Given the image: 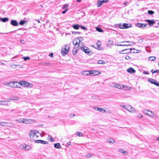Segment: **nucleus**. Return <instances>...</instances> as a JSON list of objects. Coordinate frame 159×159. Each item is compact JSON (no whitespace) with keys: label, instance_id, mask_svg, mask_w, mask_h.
<instances>
[{"label":"nucleus","instance_id":"f257e3e1","mask_svg":"<svg viewBox=\"0 0 159 159\" xmlns=\"http://www.w3.org/2000/svg\"><path fill=\"white\" fill-rule=\"evenodd\" d=\"M141 52L140 50H137L134 48L125 49L124 50H121L119 51V53H120L125 54L126 53H137L139 52Z\"/></svg>","mask_w":159,"mask_h":159},{"label":"nucleus","instance_id":"f03ea898","mask_svg":"<svg viewBox=\"0 0 159 159\" xmlns=\"http://www.w3.org/2000/svg\"><path fill=\"white\" fill-rule=\"evenodd\" d=\"M41 134L40 133L35 130L31 131L29 134L30 138L34 140H35V139L38 138Z\"/></svg>","mask_w":159,"mask_h":159},{"label":"nucleus","instance_id":"7ed1b4c3","mask_svg":"<svg viewBox=\"0 0 159 159\" xmlns=\"http://www.w3.org/2000/svg\"><path fill=\"white\" fill-rule=\"evenodd\" d=\"M19 86L20 85L25 87L32 88L33 84L31 83H29L25 81H21L19 82Z\"/></svg>","mask_w":159,"mask_h":159},{"label":"nucleus","instance_id":"20e7f679","mask_svg":"<svg viewBox=\"0 0 159 159\" xmlns=\"http://www.w3.org/2000/svg\"><path fill=\"white\" fill-rule=\"evenodd\" d=\"M80 49L82 51L84 52L85 53L89 55H91L92 54L91 50L88 47L86 46L80 47Z\"/></svg>","mask_w":159,"mask_h":159},{"label":"nucleus","instance_id":"39448f33","mask_svg":"<svg viewBox=\"0 0 159 159\" xmlns=\"http://www.w3.org/2000/svg\"><path fill=\"white\" fill-rule=\"evenodd\" d=\"M9 87L16 88H19V82L16 81H11L9 82Z\"/></svg>","mask_w":159,"mask_h":159},{"label":"nucleus","instance_id":"423d86ee","mask_svg":"<svg viewBox=\"0 0 159 159\" xmlns=\"http://www.w3.org/2000/svg\"><path fill=\"white\" fill-rule=\"evenodd\" d=\"M70 46L66 45L64 48H62L61 50V54L63 56H65L67 54L69 51Z\"/></svg>","mask_w":159,"mask_h":159},{"label":"nucleus","instance_id":"0eeeda50","mask_svg":"<svg viewBox=\"0 0 159 159\" xmlns=\"http://www.w3.org/2000/svg\"><path fill=\"white\" fill-rule=\"evenodd\" d=\"M117 25L120 29H126L132 27L131 24H128L127 23H124L123 24L120 23L118 24Z\"/></svg>","mask_w":159,"mask_h":159},{"label":"nucleus","instance_id":"6e6552de","mask_svg":"<svg viewBox=\"0 0 159 159\" xmlns=\"http://www.w3.org/2000/svg\"><path fill=\"white\" fill-rule=\"evenodd\" d=\"M109 0H103L102 1L98 0L97 3V6L98 7H101L104 3H107Z\"/></svg>","mask_w":159,"mask_h":159},{"label":"nucleus","instance_id":"1a4fd4ad","mask_svg":"<svg viewBox=\"0 0 159 159\" xmlns=\"http://www.w3.org/2000/svg\"><path fill=\"white\" fill-rule=\"evenodd\" d=\"M101 73V72L99 70H90V74L91 75H96Z\"/></svg>","mask_w":159,"mask_h":159},{"label":"nucleus","instance_id":"9d476101","mask_svg":"<svg viewBox=\"0 0 159 159\" xmlns=\"http://www.w3.org/2000/svg\"><path fill=\"white\" fill-rule=\"evenodd\" d=\"M148 115L152 117L153 118H156L158 117L153 112L150 110L148 111Z\"/></svg>","mask_w":159,"mask_h":159},{"label":"nucleus","instance_id":"9b49d317","mask_svg":"<svg viewBox=\"0 0 159 159\" xmlns=\"http://www.w3.org/2000/svg\"><path fill=\"white\" fill-rule=\"evenodd\" d=\"M126 110L131 112L134 113L135 112V109L129 105L126 107Z\"/></svg>","mask_w":159,"mask_h":159},{"label":"nucleus","instance_id":"f8f14e48","mask_svg":"<svg viewBox=\"0 0 159 159\" xmlns=\"http://www.w3.org/2000/svg\"><path fill=\"white\" fill-rule=\"evenodd\" d=\"M24 123L26 124H31L35 121L34 120L31 119H24Z\"/></svg>","mask_w":159,"mask_h":159},{"label":"nucleus","instance_id":"ddd939ff","mask_svg":"<svg viewBox=\"0 0 159 159\" xmlns=\"http://www.w3.org/2000/svg\"><path fill=\"white\" fill-rule=\"evenodd\" d=\"M145 21L147 22L148 25L151 26H152L154 24L156 23V22L153 20H146Z\"/></svg>","mask_w":159,"mask_h":159},{"label":"nucleus","instance_id":"4468645a","mask_svg":"<svg viewBox=\"0 0 159 159\" xmlns=\"http://www.w3.org/2000/svg\"><path fill=\"white\" fill-rule=\"evenodd\" d=\"M147 25L146 24L138 23L136 25V26L139 28H143L147 26Z\"/></svg>","mask_w":159,"mask_h":159},{"label":"nucleus","instance_id":"2eb2a0df","mask_svg":"<svg viewBox=\"0 0 159 159\" xmlns=\"http://www.w3.org/2000/svg\"><path fill=\"white\" fill-rule=\"evenodd\" d=\"M35 143H39L44 144H47L48 143V142L47 141H45L41 140H35Z\"/></svg>","mask_w":159,"mask_h":159},{"label":"nucleus","instance_id":"dca6fc26","mask_svg":"<svg viewBox=\"0 0 159 159\" xmlns=\"http://www.w3.org/2000/svg\"><path fill=\"white\" fill-rule=\"evenodd\" d=\"M21 148H23L25 150H29L31 149V147L28 145H21Z\"/></svg>","mask_w":159,"mask_h":159},{"label":"nucleus","instance_id":"f3484780","mask_svg":"<svg viewBox=\"0 0 159 159\" xmlns=\"http://www.w3.org/2000/svg\"><path fill=\"white\" fill-rule=\"evenodd\" d=\"M11 24L15 26H17L18 24L17 21L16 20H12L11 21Z\"/></svg>","mask_w":159,"mask_h":159},{"label":"nucleus","instance_id":"a211bd4d","mask_svg":"<svg viewBox=\"0 0 159 159\" xmlns=\"http://www.w3.org/2000/svg\"><path fill=\"white\" fill-rule=\"evenodd\" d=\"M11 66L13 69H15L16 68H19V67L22 68L23 66L22 65H12Z\"/></svg>","mask_w":159,"mask_h":159},{"label":"nucleus","instance_id":"6ab92c4d","mask_svg":"<svg viewBox=\"0 0 159 159\" xmlns=\"http://www.w3.org/2000/svg\"><path fill=\"white\" fill-rule=\"evenodd\" d=\"M129 42L128 41H123L122 42H120L119 43H115V45L116 46H128L129 45L126 44H119V43H128Z\"/></svg>","mask_w":159,"mask_h":159},{"label":"nucleus","instance_id":"aec40b11","mask_svg":"<svg viewBox=\"0 0 159 159\" xmlns=\"http://www.w3.org/2000/svg\"><path fill=\"white\" fill-rule=\"evenodd\" d=\"M127 71L129 73H133L135 72V70L132 67H129L127 70Z\"/></svg>","mask_w":159,"mask_h":159},{"label":"nucleus","instance_id":"412c9836","mask_svg":"<svg viewBox=\"0 0 159 159\" xmlns=\"http://www.w3.org/2000/svg\"><path fill=\"white\" fill-rule=\"evenodd\" d=\"M78 47L75 46L73 49V54L74 55L76 54L78 50Z\"/></svg>","mask_w":159,"mask_h":159},{"label":"nucleus","instance_id":"4be33fe9","mask_svg":"<svg viewBox=\"0 0 159 159\" xmlns=\"http://www.w3.org/2000/svg\"><path fill=\"white\" fill-rule=\"evenodd\" d=\"M82 74L83 75H91L90 70V71H83L81 72Z\"/></svg>","mask_w":159,"mask_h":159},{"label":"nucleus","instance_id":"5701e85b","mask_svg":"<svg viewBox=\"0 0 159 159\" xmlns=\"http://www.w3.org/2000/svg\"><path fill=\"white\" fill-rule=\"evenodd\" d=\"M113 42L112 40H109L107 43V47H110L113 45Z\"/></svg>","mask_w":159,"mask_h":159},{"label":"nucleus","instance_id":"b1692460","mask_svg":"<svg viewBox=\"0 0 159 159\" xmlns=\"http://www.w3.org/2000/svg\"><path fill=\"white\" fill-rule=\"evenodd\" d=\"M54 147L58 149H61V146L59 143L55 144H54Z\"/></svg>","mask_w":159,"mask_h":159},{"label":"nucleus","instance_id":"393cba45","mask_svg":"<svg viewBox=\"0 0 159 159\" xmlns=\"http://www.w3.org/2000/svg\"><path fill=\"white\" fill-rule=\"evenodd\" d=\"M124 85H120V84H116L115 87L119 89H121L124 87Z\"/></svg>","mask_w":159,"mask_h":159},{"label":"nucleus","instance_id":"a878e982","mask_svg":"<svg viewBox=\"0 0 159 159\" xmlns=\"http://www.w3.org/2000/svg\"><path fill=\"white\" fill-rule=\"evenodd\" d=\"M0 20L2 22H5L9 20V19L7 17H5L4 18H0Z\"/></svg>","mask_w":159,"mask_h":159},{"label":"nucleus","instance_id":"bb28decb","mask_svg":"<svg viewBox=\"0 0 159 159\" xmlns=\"http://www.w3.org/2000/svg\"><path fill=\"white\" fill-rule=\"evenodd\" d=\"M72 43L74 45H76L79 43V42L77 38H76L73 40Z\"/></svg>","mask_w":159,"mask_h":159},{"label":"nucleus","instance_id":"cd10ccee","mask_svg":"<svg viewBox=\"0 0 159 159\" xmlns=\"http://www.w3.org/2000/svg\"><path fill=\"white\" fill-rule=\"evenodd\" d=\"M119 152L123 153L125 155H126L127 154V152L126 151L122 149H119Z\"/></svg>","mask_w":159,"mask_h":159},{"label":"nucleus","instance_id":"c85d7f7f","mask_svg":"<svg viewBox=\"0 0 159 159\" xmlns=\"http://www.w3.org/2000/svg\"><path fill=\"white\" fill-rule=\"evenodd\" d=\"M156 80L154 79L149 78L148 79V81L152 84H154Z\"/></svg>","mask_w":159,"mask_h":159},{"label":"nucleus","instance_id":"c756f323","mask_svg":"<svg viewBox=\"0 0 159 159\" xmlns=\"http://www.w3.org/2000/svg\"><path fill=\"white\" fill-rule=\"evenodd\" d=\"M106 141L107 142L113 143L115 142L113 139H107L106 140Z\"/></svg>","mask_w":159,"mask_h":159},{"label":"nucleus","instance_id":"7c9ffc66","mask_svg":"<svg viewBox=\"0 0 159 159\" xmlns=\"http://www.w3.org/2000/svg\"><path fill=\"white\" fill-rule=\"evenodd\" d=\"M80 25L78 24L74 25H72V27L75 29L78 30L80 28Z\"/></svg>","mask_w":159,"mask_h":159},{"label":"nucleus","instance_id":"2f4dec72","mask_svg":"<svg viewBox=\"0 0 159 159\" xmlns=\"http://www.w3.org/2000/svg\"><path fill=\"white\" fill-rule=\"evenodd\" d=\"M19 98L18 97L15 96L12 97L11 98H10V100H18Z\"/></svg>","mask_w":159,"mask_h":159},{"label":"nucleus","instance_id":"473e14b6","mask_svg":"<svg viewBox=\"0 0 159 159\" xmlns=\"http://www.w3.org/2000/svg\"><path fill=\"white\" fill-rule=\"evenodd\" d=\"M7 101H0V104L2 105H7L8 104L7 103Z\"/></svg>","mask_w":159,"mask_h":159},{"label":"nucleus","instance_id":"72a5a7b5","mask_svg":"<svg viewBox=\"0 0 159 159\" xmlns=\"http://www.w3.org/2000/svg\"><path fill=\"white\" fill-rule=\"evenodd\" d=\"M96 30L100 32H103V30L102 29L98 27H96Z\"/></svg>","mask_w":159,"mask_h":159},{"label":"nucleus","instance_id":"f704fd0d","mask_svg":"<svg viewBox=\"0 0 159 159\" xmlns=\"http://www.w3.org/2000/svg\"><path fill=\"white\" fill-rule=\"evenodd\" d=\"M156 58L155 57H149L148 59L149 61H153L156 60Z\"/></svg>","mask_w":159,"mask_h":159},{"label":"nucleus","instance_id":"c9c22d12","mask_svg":"<svg viewBox=\"0 0 159 159\" xmlns=\"http://www.w3.org/2000/svg\"><path fill=\"white\" fill-rule=\"evenodd\" d=\"M7 122H0V126H6L7 124Z\"/></svg>","mask_w":159,"mask_h":159},{"label":"nucleus","instance_id":"e433bc0d","mask_svg":"<svg viewBox=\"0 0 159 159\" xmlns=\"http://www.w3.org/2000/svg\"><path fill=\"white\" fill-rule=\"evenodd\" d=\"M26 22V21L25 20H22L19 22V24L20 25H24Z\"/></svg>","mask_w":159,"mask_h":159},{"label":"nucleus","instance_id":"4c0bfd02","mask_svg":"<svg viewBox=\"0 0 159 159\" xmlns=\"http://www.w3.org/2000/svg\"><path fill=\"white\" fill-rule=\"evenodd\" d=\"M149 111V110H148L144 109L143 110V112L144 114L148 115V111Z\"/></svg>","mask_w":159,"mask_h":159},{"label":"nucleus","instance_id":"58836bf2","mask_svg":"<svg viewBox=\"0 0 159 159\" xmlns=\"http://www.w3.org/2000/svg\"><path fill=\"white\" fill-rule=\"evenodd\" d=\"M101 43L100 41H98L96 43V45L97 46L98 48H99L101 45Z\"/></svg>","mask_w":159,"mask_h":159},{"label":"nucleus","instance_id":"ea45409f","mask_svg":"<svg viewBox=\"0 0 159 159\" xmlns=\"http://www.w3.org/2000/svg\"><path fill=\"white\" fill-rule=\"evenodd\" d=\"M76 134L79 137H80L82 135L83 133L81 132H76Z\"/></svg>","mask_w":159,"mask_h":159},{"label":"nucleus","instance_id":"a19ab883","mask_svg":"<svg viewBox=\"0 0 159 159\" xmlns=\"http://www.w3.org/2000/svg\"><path fill=\"white\" fill-rule=\"evenodd\" d=\"M98 64H104L105 63L103 61L99 60L98 61Z\"/></svg>","mask_w":159,"mask_h":159},{"label":"nucleus","instance_id":"79ce46f5","mask_svg":"<svg viewBox=\"0 0 159 159\" xmlns=\"http://www.w3.org/2000/svg\"><path fill=\"white\" fill-rule=\"evenodd\" d=\"M85 156L87 157H92L93 154L91 153H88L85 155Z\"/></svg>","mask_w":159,"mask_h":159},{"label":"nucleus","instance_id":"37998d69","mask_svg":"<svg viewBox=\"0 0 159 159\" xmlns=\"http://www.w3.org/2000/svg\"><path fill=\"white\" fill-rule=\"evenodd\" d=\"M2 84L4 86H7L8 87L9 86V82H4L2 83Z\"/></svg>","mask_w":159,"mask_h":159},{"label":"nucleus","instance_id":"c03bdc74","mask_svg":"<svg viewBox=\"0 0 159 159\" xmlns=\"http://www.w3.org/2000/svg\"><path fill=\"white\" fill-rule=\"evenodd\" d=\"M77 39L78 40V41L79 43L81 41L83 40V39L82 37H79L78 38H77Z\"/></svg>","mask_w":159,"mask_h":159},{"label":"nucleus","instance_id":"a18cd8bd","mask_svg":"<svg viewBox=\"0 0 159 159\" xmlns=\"http://www.w3.org/2000/svg\"><path fill=\"white\" fill-rule=\"evenodd\" d=\"M148 13L149 14L152 15L154 13V12L152 11L149 10L148 11Z\"/></svg>","mask_w":159,"mask_h":159},{"label":"nucleus","instance_id":"49530a36","mask_svg":"<svg viewBox=\"0 0 159 159\" xmlns=\"http://www.w3.org/2000/svg\"><path fill=\"white\" fill-rule=\"evenodd\" d=\"M80 27L83 30H87V28L83 26L82 25H80Z\"/></svg>","mask_w":159,"mask_h":159},{"label":"nucleus","instance_id":"de8ad7c7","mask_svg":"<svg viewBox=\"0 0 159 159\" xmlns=\"http://www.w3.org/2000/svg\"><path fill=\"white\" fill-rule=\"evenodd\" d=\"M98 109V111H100V112H102V111H103L104 112H105L106 111V110H103L102 108L99 107V108Z\"/></svg>","mask_w":159,"mask_h":159},{"label":"nucleus","instance_id":"09e8293b","mask_svg":"<svg viewBox=\"0 0 159 159\" xmlns=\"http://www.w3.org/2000/svg\"><path fill=\"white\" fill-rule=\"evenodd\" d=\"M72 33L74 35H75L76 34H81V32H73Z\"/></svg>","mask_w":159,"mask_h":159},{"label":"nucleus","instance_id":"8fccbe9b","mask_svg":"<svg viewBox=\"0 0 159 159\" xmlns=\"http://www.w3.org/2000/svg\"><path fill=\"white\" fill-rule=\"evenodd\" d=\"M16 121L19 123H24V119L20 120H16Z\"/></svg>","mask_w":159,"mask_h":159},{"label":"nucleus","instance_id":"3c124183","mask_svg":"<svg viewBox=\"0 0 159 159\" xmlns=\"http://www.w3.org/2000/svg\"><path fill=\"white\" fill-rule=\"evenodd\" d=\"M23 58L24 61H26L30 59V58L28 57H23Z\"/></svg>","mask_w":159,"mask_h":159},{"label":"nucleus","instance_id":"603ef678","mask_svg":"<svg viewBox=\"0 0 159 159\" xmlns=\"http://www.w3.org/2000/svg\"><path fill=\"white\" fill-rule=\"evenodd\" d=\"M68 6L67 4H65L62 7V8L63 9H64L65 8H66V7H68Z\"/></svg>","mask_w":159,"mask_h":159},{"label":"nucleus","instance_id":"864d4df0","mask_svg":"<svg viewBox=\"0 0 159 159\" xmlns=\"http://www.w3.org/2000/svg\"><path fill=\"white\" fill-rule=\"evenodd\" d=\"M154 84L157 86L159 87V83L156 80V81Z\"/></svg>","mask_w":159,"mask_h":159},{"label":"nucleus","instance_id":"5fc2aeb1","mask_svg":"<svg viewBox=\"0 0 159 159\" xmlns=\"http://www.w3.org/2000/svg\"><path fill=\"white\" fill-rule=\"evenodd\" d=\"M137 117L139 118H142L143 117V116L140 114H138L137 115Z\"/></svg>","mask_w":159,"mask_h":159},{"label":"nucleus","instance_id":"6e6d98bb","mask_svg":"<svg viewBox=\"0 0 159 159\" xmlns=\"http://www.w3.org/2000/svg\"><path fill=\"white\" fill-rule=\"evenodd\" d=\"M125 59L127 60H129L130 59V57L128 56H127L125 57Z\"/></svg>","mask_w":159,"mask_h":159},{"label":"nucleus","instance_id":"4d7b16f0","mask_svg":"<svg viewBox=\"0 0 159 159\" xmlns=\"http://www.w3.org/2000/svg\"><path fill=\"white\" fill-rule=\"evenodd\" d=\"M138 42L139 43H141L143 42V40L142 39H139L138 40Z\"/></svg>","mask_w":159,"mask_h":159},{"label":"nucleus","instance_id":"13d9d810","mask_svg":"<svg viewBox=\"0 0 159 159\" xmlns=\"http://www.w3.org/2000/svg\"><path fill=\"white\" fill-rule=\"evenodd\" d=\"M20 42L22 44H24L25 43V41L23 39L21 40L20 41Z\"/></svg>","mask_w":159,"mask_h":159},{"label":"nucleus","instance_id":"bf43d9fd","mask_svg":"<svg viewBox=\"0 0 159 159\" xmlns=\"http://www.w3.org/2000/svg\"><path fill=\"white\" fill-rule=\"evenodd\" d=\"M98 108H99V107H93V109L94 110H97V111H98Z\"/></svg>","mask_w":159,"mask_h":159},{"label":"nucleus","instance_id":"052dcab7","mask_svg":"<svg viewBox=\"0 0 159 159\" xmlns=\"http://www.w3.org/2000/svg\"><path fill=\"white\" fill-rule=\"evenodd\" d=\"M156 73H159V70H157L154 71L153 72V74Z\"/></svg>","mask_w":159,"mask_h":159},{"label":"nucleus","instance_id":"680f3d73","mask_svg":"<svg viewBox=\"0 0 159 159\" xmlns=\"http://www.w3.org/2000/svg\"><path fill=\"white\" fill-rule=\"evenodd\" d=\"M123 88H125V90H127L128 89V87L127 86L125 85V87Z\"/></svg>","mask_w":159,"mask_h":159},{"label":"nucleus","instance_id":"e2e57ef3","mask_svg":"<svg viewBox=\"0 0 159 159\" xmlns=\"http://www.w3.org/2000/svg\"><path fill=\"white\" fill-rule=\"evenodd\" d=\"M68 10V9L67 8L66 9V10H65L63 11H62V14H65L66 13V12Z\"/></svg>","mask_w":159,"mask_h":159},{"label":"nucleus","instance_id":"0e129e2a","mask_svg":"<svg viewBox=\"0 0 159 159\" xmlns=\"http://www.w3.org/2000/svg\"><path fill=\"white\" fill-rule=\"evenodd\" d=\"M53 53H51L49 55V56L51 57H52L53 56Z\"/></svg>","mask_w":159,"mask_h":159},{"label":"nucleus","instance_id":"69168bd1","mask_svg":"<svg viewBox=\"0 0 159 159\" xmlns=\"http://www.w3.org/2000/svg\"><path fill=\"white\" fill-rule=\"evenodd\" d=\"M143 73L145 75L148 74V73L145 71H143Z\"/></svg>","mask_w":159,"mask_h":159},{"label":"nucleus","instance_id":"338daca9","mask_svg":"<svg viewBox=\"0 0 159 159\" xmlns=\"http://www.w3.org/2000/svg\"><path fill=\"white\" fill-rule=\"evenodd\" d=\"M71 145V142H69L67 143V145L68 146H70Z\"/></svg>","mask_w":159,"mask_h":159},{"label":"nucleus","instance_id":"774afa93","mask_svg":"<svg viewBox=\"0 0 159 159\" xmlns=\"http://www.w3.org/2000/svg\"><path fill=\"white\" fill-rule=\"evenodd\" d=\"M128 4V2H124V4L125 5H127V4Z\"/></svg>","mask_w":159,"mask_h":159}]
</instances>
